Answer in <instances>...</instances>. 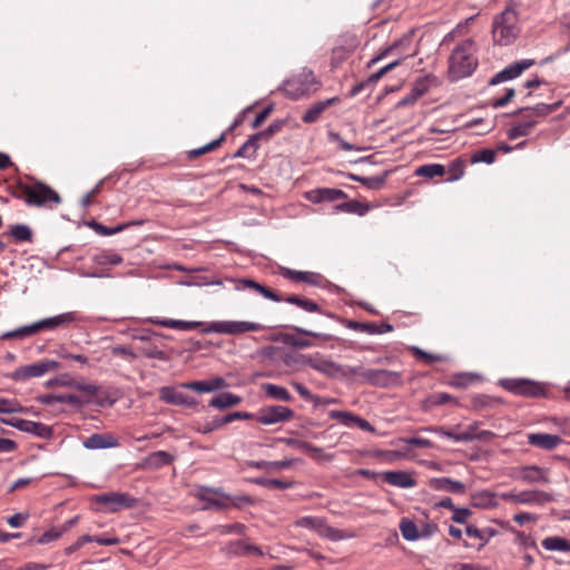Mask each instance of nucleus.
<instances>
[{
  "mask_svg": "<svg viewBox=\"0 0 570 570\" xmlns=\"http://www.w3.org/2000/svg\"><path fill=\"white\" fill-rule=\"evenodd\" d=\"M476 47L472 39L460 42L449 58V79L458 81L470 77L478 67Z\"/></svg>",
  "mask_w": 570,
  "mask_h": 570,
  "instance_id": "f257e3e1",
  "label": "nucleus"
},
{
  "mask_svg": "<svg viewBox=\"0 0 570 570\" xmlns=\"http://www.w3.org/2000/svg\"><path fill=\"white\" fill-rule=\"evenodd\" d=\"M519 32V18L514 8L507 7L494 17L492 35L495 43L508 46L517 39Z\"/></svg>",
  "mask_w": 570,
  "mask_h": 570,
  "instance_id": "f03ea898",
  "label": "nucleus"
},
{
  "mask_svg": "<svg viewBox=\"0 0 570 570\" xmlns=\"http://www.w3.org/2000/svg\"><path fill=\"white\" fill-rule=\"evenodd\" d=\"M18 188L28 206L47 207L50 203H61L59 194L48 185L36 181L31 185L19 183Z\"/></svg>",
  "mask_w": 570,
  "mask_h": 570,
  "instance_id": "7ed1b4c3",
  "label": "nucleus"
},
{
  "mask_svg": "<svg viewBox=\"0 0 570 570\" xmlns=\"http://www.w3.org/2000/svg\"><path fill=\"white\" fill-rule=\"evenodd\" d=\"M264 326L249 321H215L202 328L204 334L218 333L238 335L247 332L262 331Z\"/></svg>",
  "mask_w": 570,
  "mask_h": 570,
  "instance_id": "20e7f679",
  "label": "nucleus"
},
{
  "mask_svg": "<svg viewBox=\"0 0 570 570\" xmlns=\"http://www.w3.org/2000/svg\"><path fill=\"white\" fill-rule=\"evenodd\" d=\"M315 83L314 73L311 70H303L298 75L285 80L281 90L291 99H299L308 95Z\"/></svg>",
  "mask_w": 570,
  "mask_h": 570,
  "instance_id": "39448f33",
  "label": "nucleus"
},
{
  "mask_svg": "<svg viewBox=\"0 0 570 570\" xmlns=\"http://www.w3.org/2000/svg\"><path fill=\"white\" fill-rule=\"evenodd\" d=\"M500 498L505 502L527 505H544L553 501L552 494L542 490H524L520 492H503Z\"/></svg>",
  "mask_w": 570,
  "mask_h": 570,
  "instance_id": "423d86ee",
  "label": "nucleus"
},
{
  "mask_svg": "<svg viewBox=\"0 0 570 570\" xmlns=\"http://www.w3.org/2000/svg\"><path fill=\"white\" fill-rule=\"evenodd\" d=\"M58 367V362L53 360H42L37 363L17 367L12 373L8 375V377L17 382H24L32 377H41L45 374L57 370Z\"/></svg>",
  "mask_w": 570,
  "mask_h": 570,
  "instance_id": "0eeeda50",
  "label": "nucleus"
},
{
  "mask_svg": "<svg viewBox=\"0 0 570 570\" xmlns=\"http://www.w3.org/2000/svg\"><path fill=\"white\" fill-rule=\"evenodd\" d=\"M500 385L504 390L522 396H541L544 393L539 383L528 379H501Z\"/></svg>",
  "mask_w": 570,
  "mask_h": 570,
  "instance_id": "6e6552de",
  "label": "nucleus"
},
{
  "mask_svg": "<svg viewBox=\"0 0 570 570\" xmlns=\"http://www.w3.org/2000/svg\"><path fill=\"white\" fill-rule=\"evenodd\" d=\"M196 498L204 502L202 510H226L227 493L220 488L200 487Z\"/></svg>",
  "mask_w": 570,
  "mask_h": 570,
  "instance_id": "1a4fd4ad",
  "label": "nucleus"
},
{
  "mask_svg": "<svg viewBox=\"0 0 570 570\" xmlns=\"http://www.w3.org/2000/svg\"><path fill=\"white\" fill-rule=\"evenodd\" d=\"M2 424L16 428L21 432H26L38 438L49 439L52 436V428L41 422H35L24 419H0Z\"/></svg>",
  "mask_w": 570,
  "mask_h": 570,
  "instance_id": "9d476101",
  "label": "nucleus"
},
{
  "mask_svg": "<svg viewBox=\"0 0 570 570\" xmlns=\"http://www.w3.org/2000/svg\"><path fill=\"white\" fill-rule=\"evenodd\" d=\"M295 413L291 407L283 405H271L262 407L256 416V421L262 425H272L289 421Z\"/></svg>",
  "mask_w": 570,
  "mask_h": 570,
  "instance_id": "9b49d317",
  "label": "nucleus"
},
{
  "mask_svg": "<svg viewBox=\"0 0 570 570\" xmlns=\"http://www.w3.org/2000/svg\"><path fill=\"white\" fill-rule=\"evenodd\" d=\"M97 503L106 507L108 512H117L122 508H131L136 503V499L128 493L108 492L95 497Z\"/></svg>",
  "mask_w": 570,
  "mask_h": 570,
  "instance_id": "f8f14e48",
  "label": "nucleus"
},
{
  "mask_svg": "<svg viewBox=\"0 0 570 570\" xmlns=\"http://www.w3.org/2000/svg\"><path fill=\"white\" fill-rule=\"evenodd\" d=\"M220 552L227 558L244 557V556H265V551L247 540L229 541L222 547Z\"/></svg>",
  "mask_w": 570,
  "mask_h": 570,
  "instance_id": "ddd939ff",
  "label": "nucleus"
},
{
  "mask_svg": "<svg viewBox=\"0 0 570 570\" xmlns=\"http://www.w3.org/2000/svg\"><path fill=\"white\" fill-rule=\"evenodd\" d=\"M534 65L533 59H522L519 61H515L509 66H507L504 69H502L500 72H498L494 77L491 78L489 83L491 86L509 81L512 79H515L519 77L524 70L532 67Z\"/></svg>",
  "mask_w": 570,
  "mask_h": 570,
  "instance_id": "4468645a",
  "label": "nucleus"
},
{
  "mask_svg": "<svg viewBox=\"0 0 570 570\" xmlns=\"http://www.w3.org/2000/svg\"><path fill=\"white\" fill-rule=\"evenodd\" d=\"M366 382L380 387L394 386L401 383V374L390 370L368 368Z\"/></svg>",
  "mask_w": 570,
  "mask_h": 570,
  "instance_id": "2eb2a0df",
  "label": "nucleus"
},
{
  "mask_svg": "<svg viewBox=\"0 0 570 570\" xmlns=\"http://www.w3.org/2000/svg\"><path fill=\"white\" fill-rule=\"evenodd\" d=\"M518 479L528 484L549 483L548 470L538 465L521 466L518 471Z\"/></svg>",
  "mask_w": 570,
  "mask_h": 570,
  "instance_id": "dca6fc26",
  "label": "nucleus"
},
{
  "mask_svg": "<svg viewBox=\"0 0 570 570\" xmlns=\"http://www.w3.org/2000/svg\"><path fill=\"white\" fill-rule=\"evenodd\" d=\"M346 197L342 189L337 188H315L305 193V198L313 203H332Z\"/></svg>",
  "mask_w": 570,
  "mask_h": 570,
  "instance_id": "f3484780",
  "label": "nucleus"
},
{
  "mask_svg": "<svg viewBox=\"0 0 570 570\" xmlns=\"http://www.w3.org/2000/svg\"><path fill=\"white\" fill-rule=\"evenodd\" d=\"M311 367L327 377L338 379L341 364L324 357L321 353H314Z\"/></svg>",
  "mask_w": 570,
  "mask_h": 570,
  "instance_id": "a211bd4d",
  "label": "nucleus"
},
{
  "mask_svg": "<svg viewBox=\"0 0 570 570\" xmlns=\"http://www.w3.org/2000/svg\"><path fill=\"white\" fill-rule=\"evenodd\" d=\"M282 275L297 283H307L314 286L324 287L326 279L318 273L301 272L284 268Z\"/></svg>",
  "mask_w": 570,
  "mask_h": 570,
  "instance_id": "6ab92c4d",
  "label": "nucleus"
},
{
  "mask_svg": "<svg viewBox=\"0 0 570 570\" xmlns=\"http://www.w3.org/2000/svg\"><path fill=\"white\" fill-rule=\"evenodd\" d=\"M78 320L76 312H66L56 316H51L48 318L40 320L37 323L38 332L45 330H55L60 326L68 325Z\"/></svg>",
  "mask_w": 570,
  "mask_h": 570,
  "instance_id": "aec40b11",
  "label": "nucleus"
},
{
  "mask_svg": "<svg viewBox=\"0 0 570 570\" xmlns=\"http://www.w3.org/2000/svg\"><path fill=\"white\" fill-rule=\"evenodd\" d=\"M148 322L167 328H175L178 331H191L203 325L199 321H181L173 318H161L158 316L149 317Z\"/></svg>",
  "mask_w": 570,
  "mask_h": 570,
  "instance_id": "412c9836",
  "label": "nucleus"
},
{
  "mask_svg": "<svg viewBox=\"0 0 570 570\" xmlns=\"http://www.w3.org/2000/svg\"><path fill=\"white\" fill-rule=\"evenodd\" d=\"M347 328L358 332H364L370 335H379V334H385L393 331V326L390 323H362L356 321H347L346 325Z\"/></svg>",
  "mask_w": 570,
  "mask_h": 570,
  "instance_id": "4be33fe9",
  "label": "nucleus"
},
{
  "mask_svg": "<svg viewBox=\"0 0 570 570\" xmlns=\"http://www.w3.org/2000/svg\"><path fill=\"white\" fill-rule=\"evenodd\" d=\"M383 478L389 484L401 489H411L416 485L412 474L406 471H386L383 472Z\"/></svg>",
  "mask_w": 570,
  "mask_h": 570,
  "instance_id": "5701e85b",
  "label": "nucleus"
},
{
  "mask_svg": "<svg viewBox=\"0 0 570 570\" xmlns=\"http://www.w3.org/2000/svg\"><path fill=\"white\" fill-rule=\"evenodd\" d=\"M429 487L435 491H443L449 493H464L465 485L461 481L452 480L450 478H432L429 481Z\"/></svg>",
  "mask_w": 570,
  "mask_h": 570,
  "instance_id": "b1692460",
  "label": "nucleus"
},
{
  "mask_svg": "<svg viewBox=\"0 0 570 570\" xmlns=\"http://www.w3.org/2000/svg\"><path fill=\"white\" fill-rule=\"evenodd\" d=\"M562 439L556 434L530 433L528 435V443L539 449L553 450L560 445Z\"/></svg>",
  "mask_w": 570,
  "mask_h": 570,
  "instance_id": "393cba45",
  "label": "nucleus"
},
{
  "mask_svg": "<svg viewBox=\"0 0 570 570\" xmlns=\"http://www.w3.org/2000/svg\"><path fill=\"white\" fill-rule=\"evenodd\" d=\"M82 445L88 450H101L115 448L118 445V442L116 438L110 434L94 433L82 442Z\"/></svg>",
  "mask_w": 570,
  "mask_h": 570,
  "instance_id": "a878e982",
  "label": "nucleus"
},
{
  "mask_svg": "<svg viewBox=\"0 0 570 570\" xmlns=\"http://www.w3.org/2000/svg\"><path fill=\"white\" fill-rule=\"evenodd\" d=\"M90 259L98 266H116L124 261L122 256L114 249H100L91 253Z\"/></svg>",
  "mask_w": 570,
  "mask_h": 570,
  "instance_id": "bb28decb",
  "label": "nucleus"
},
{
  "mask_svg": "<svg viewBox=\"0 0 570 570\" xmlns=\"http://www.w3.org/2000/svg\"><path fill=\"white\" fill-rule=\"evenodd\" d=\"M480 422L474 421L464 431L456 432V435H466L468 439L461 440V442L472 441H490L495 438V434L489 430H479Z\"/></svg>",
  "mask_w": 570,
  "mask_h": 570,
  "instance_id": "cd10ccee",
  "label": "nucleus"
},
{
  "mask_svg": "<svg viewBox=\"0 0 570 570\" xmlns=\"http://www.w3.org/2000/svg\"><path fill=\"white\" fill-rule=\"evenodd\" d=\"M465 533L466 535L479 540L480 543L478 550H481L492 538L499 534V531L491 527L479 529L473 524H469L465 528Z\"/></svg>",
  "mask_w": 570,
  "mask_h": 570,
  "instance_id": "c85d7f7f",
  "label": "nucleus"
},
{
  "mask_svg": "<svg viewBox=\"0 0 570 570\" xmlns=\"http://www.w3.org/2000/svg\"><path fill=\"white\" fill-rule=\"evenodd\" d=\"M340 99L338 97L328 98L326 100L317 101L308 107V109L305 111V114L302 116V120L305 124H313L315 122L321 114L333 104L337 102Z\"/></svg>",
  "mask_w": 570,
  "mask_h": 570,
  "instance_id": "c756f323",
  "label": "nucleus"
},
{
  "mask_svg": "<svg viewBox=\"0 0 570 570\" xmlns=\"http://www.w3.org/2000/svg\"><path fill=\"white\" fill-rule=\"evenodd\" d=\"M160 399L174 405H191L193 401L189 396L176 390L175 387L164 386L160 389Z\"/></svg>",
  "mask_w": 570,
  "mask_h": 570,
  "instance_id": "7c9ffc66",
  "label": "nucleus"
},
{
  "mask_svg": "<svg viewBox=\"0 0 570 570\" xmlns=\"http://www.w3.org/2000/svg\"><path fill=\"white\" fill-rule=\"evenodd\" d=\"M250 288L261 294L263 297L274 301V302H282V297L277 295L272 289L265 287L264 285L253 281V279H242L239 281V284L237 286V289H245Z\"/></svg>",
  "mask_w": 570,
  "mask_h": 570,
  "instance_id": "2f4dec72",
  "label": "nucleus"
},
{
  "mask_svg": "<svg viewBox=\"0 0 570 570\" xmlns=\"http://www.w3.org/2000/svg\"><path fill=\"white\" fill-rule=\"evenodd\" d=\"M472 407L476 411L495 409L503 404L501 397L488 394L474 395L471 400Z\"/></svg>",
  "mask_w": 570,
  "mask_h": 570,
  "instance_id": "473e14b6",
  "label": "nucleus"
},
{
  "mask_svg": "<svg viewBox=\"0 0 570 570\" xmlns=\"http://www.w3.org/2000/svg\"><path fill=\"white\" fill-rule=\"evenodd\" d=\"M537 120L534 118H530L529 115H525V120L522 122H519L508 130V138L510 140L518 139L520 137L527 136L531 132L533 127L537 125Z\"/></svg>",
  "mask_w": 570,
  "mask_h": 570,
  "instance_id": "72a5a7b5",
  "label": "nucleus"
},
{
  "mask_svg": "<svg viewBox=\"0 0 570 570\" xmlns=\"http://www.w3.org/2000/svg\"><path fill=\"white\" fill-rule=\"evenodd\" d=\"M242 402V397L235 395L230 392H224L217 396H214L209 401V406H213L218 410H224L227 407L236 406Z\"/></svg>",
  "mask_w": 570,
  "mask_h": 570,
  "instance_id": "f704fd0d",
  "label": "nucleus"
},
{
  "mask_svg": "<svg viewBox=\"0 0 570 570\" xmlns=\"http://www.w3.org/2000/svg\"><path fill=\"white\" fill-rule=\"evenodd\" d=\"M561 102H554V104H538L537 106L532 108H520L518 109L514 115H519L522 112H527V115L530 116V118L535 117H544L554 110H557L560 107Z\"/></svg>",
  "mask_w": 570,
  "mask_h": 570,
  "instance_id": "c9c22d12",
  "label": "nucleus"
},
{
  "mask_svg": "<svg viewBox=\"0 0 570 570\" xmlns=\"http://www.w3.org/2000/svg\"><path fill=\"white\" fill-rule=\"evenodd\" d=\"M262 390L265 392L266 396L273 400H278L283 402H291L293 396L291 393L281 385H276L273 383H263Z\"/></svg>",
  "mask_w": 570,
  "mask_h": 570,
  "instance_id": "e433bc0d",
  "label": "nucleus"
},
{
  "mask_svg": "<svg viewBox=\"0 0 570 570\" xmlns=\"http://www.w3.org/2000/svg\"><path fill=\"white\" fill-rule=\"evenodd\" d=\"M313 354H301L297 352L286 353L283 357V363L286 366L298 368L302 366H309L312 364Z\"/></svg>",
  "mask_w": 570,
  "mask_h": 570,
  "instance_id": "4c0bfd02",
  "label": "nucleus"
},
{
  "mask_svg": "<svg viewBox=\"0 0 570 570\" xmlns=\"http://www.w3.org/2000/svg\"><path fill=\"white\" fill-rule=\"evenodd\" d=\"M541 546L548 551L570 552V541L563 537H547L541 541Z\"/></svg>",
  "mask_w": 570,
  "mask_h": 570,
  "instance_id": "58836bf2",
  "label": "nucleus"
},
{
  "mask_svg": "<svg viewBox=\"0 0 570 570\" xmlns=\"http://www.w3.org/2000/svg\"><path fill=\"white\" fill-rule=\"evenodd\" d=\"M355 47L356 41L354 39L346 46L341 45L334 47L331 57L332 68H337L351 55Z\"/></svg>",
  "mask_w": 570,
  "mask_h": 570,
  "instance_id": "ea45409f",
  "label": "nucleus"
},
{
  "mask_svg": "<svg viewBox=\"0 0 570 570\" xmlns=\"http://www.w3.org/2000/svg\"><path fill=\"white\" fill-rule=\"evenodd\" d=\"M446 174L445 166L441 164H426L415 169V175L425 178L443 177Z\"/></svg>",
  "mask_w": 570,
  "mask_h": 570,
  "instance_id": "a19ab883",
  "label": "nucleus"
},
{
  "mask_svg": "<svg viewBox=\"0 0 570 570\" xmlns=\"http://www.w3.org/2000/svg\"><path fill=\"white\" fill-rule=\"evenodd\" d=\"M173 461V456L166 451H156L150 453L146 460L145 464L151 469H159L161 466L168 465Z\"/></svg>",
  "mask_w": 570,
  "mask_h": 570,
  "instance_id": "79ce46f5",
  "label": "nucleus"
},
{
  "mask_svg": "<svg viewBox=\"0 0 570 570\" xmlns=\"http://www.w3.org/2000/svg\"><path fill=\"white\" fill-rule=\"evenodd\" d=\"M282 301L298 306L299 308L304 309L307 313H317L321 311V307L317 303L314 301L302 298L296 295H289L285 298H282Z\"/></svg>",
  "mask_w": 570,
  "mask_h": 570,
  "instance_id": "37998d69",
  "label": "nucleus"
},
{
  "mask_svg": "<svg viewBox=\"0 0 570 570\" xmlns=\"http://www.w3.org/2000/svg\"><path fill=\"white\" fill-rule=\"evenodd\" d=\"M258 149V138L252 135L234 154V158H250Z\"/></svg>",
  "mask_w": 570,
  "mask_h": 570,
  "instance_id": "c03bdc74",
  "label": "nucleus"
},
{
  "mask_svg": "<svg viewBox=\"0 0 570 570\" xmlns=\"http://www.w3.org/2000/svg\"><path fill=\"white\" fill-rule=\"evenodd\" d=\"M38 333L37 323H32L29 325H24L21 327H18L13 331H9L2 334L1 338L3 340H10V338H26L29 336H32Z\"/></svg>",
  "mask_w": 570,
  "mask_h": 570,
  "instance_id": "a18cd8bd",
  "label": "nucleus"
},
{
  "mask_svg": "<svg viewBox=\"0 0 570 570\" xmlns=\"http://www.w3.org/2000/svg\"><path fill=\"white\" fill-rule=\"evenodd\" d=\"M278 441L284 443V444H286V445H288V446H293V448L299 449V450H302L304 452H307V453L320 454L322 452V449L313 445L309 442L302 441V440H298V439L279 438Z\"/></svg>",
  "mask_w": 570,
  "mask_h": 570,
  "instance_id": "49530a36",
  "label": "nucleus"
},
{
  "mask_svg": "<svg viewBox=\"0 0 570 570\" xmlns=\"http://www.w3.org/2000/svg\"><path fill=\"white\" fill-rule=\"evenodd\" d=\"M348 178L351 180H353V181L361 183L362 185H364L368 189H379L385 183V175L384 176L364 177V176H358V175L350 174Z\"/></svg>",
  "mask_w": 570,
  "mask_h": 570,
  "instance_id": "de8ad7c7",
  "label": "nucleus"
},
{
  "mask_svg": "<svg viewBox=\"0 0 570 570\" xmlns=\"http://www.w3.org/2000/svg\"><path fill=\"white\" fill-rule=\"evenodd\" d=\"M411 42V38L410 37H405L403 39H400L395 42H393L391 46L384 48L383 50H381V52L375 56L374 58L371 59V61L368 62V66L371 67L372 65L376 63L377 61L382 60L383 58H385L387 55L394 52V51H397L400 48H405V46L410 45Z\"/></svg>",
  "mask_w": 570,
  "mask_h": 570,
  "instance_id": "09e8293b",
  "label": "nucleus"
},
{
  "mask_svg": "<svg viewBox=\"0 0 570 570\" xmlns=\"http://www.w3.org/2000/svg\"><path fill=\"white\" fill-rule=\"evenodd\" d=\"M253 482L257 485L267 488V489H291L294 487V482L292 481H283L278 479H268V478H256Z\"/></svg>",
  "mask_w": 570,
  "mask_h": 570,
  "instance_id": "8fccbe9b",
  "label": "nucleus"
},
{
  "mask_svg": "<svg viewBox=\"0 0 570 570\" xmlns=\"http://www.w3.org/2000/svg\"><path fill=\"white\" fill-rule=\"evenodd\" d=\"M294 462V459H285L281 461H257L253 463V466L264 470H284L292 466Z\"/></svg>",
  "mask_w": 570,
  "mask_h": 570,
  "instance_id": "3c124183",
  "label": "nucleus"
},
{
  "mask_svg": "<svg viewBox=\"0 0 570 570\" xmlns=\"http://www.w3.org/2000/svg\"><path fill=\"white\" fill-rule=\"evenodd\" d=\"M366 371H368V368H365L361 365L348 366V365L341 364L338 379L362 377L364 381H366Z\"/></svg>",
  "mask_w": 570,
  "mask_h": 570,
  "instance_id": "603ef678",
  "label": "nucleus"
},
{
  "mask_svg": "<svg viewBox=\"0 0 570 570\" xmlns=\"http://www.w3.org/2000/svg\"><path fill=\"white\" fill-rule=\"evenodd\" d=\"M400 530H401L402 537L407 541H415L420 538L416 524L409 519H403L401 521Z\"/></svg>",
  "mask_w": 570,
  "mask_h": 570,
  "instance_id": "864d4df0",
  "label": "nucleus"
},
{
  "mask_svg": "<svg viewBox=\"0 0 570 570\" xmlns=\"http://www.w3.org/2000/svg\"><path fill=\"white\" fill-rule=\"evenodd\" d=\"M472 501L475 507L490 508L495 507L494 494L490 491H480L472 495Z\"/></svg>",
  "mask_w": 570,
  "mask_h": 570,
  "instance_id": "5fc2aeb1",
  "label": "nucleus"
},
{
  "mask_svg": "<svg viewBox=\"0 0 570 570\" xmlns=\"http://www.w3.org/2000/svg\"><path fill=\"white\" fill-rule=\"evenodd\" d=\"M227 509L233 507V508H236V509H243L244 507H247V505H253L254 504V499L248 495V494H228L227 493Z\"/></svg>",
  "mask_w": 570,
  "mask_h": 570,
  "instance_id": "6e6d98bb",
  "label": "nucleus"
},
{
  "mask_svg": "<svg viewBox=\"0 0 570 570\" xmlns=\"http://www.w3.org/2000/svg\"><path fill=\"white\" fill-rule=\"evenodd\" d=\"M224 140H225V134L223 132V134L219 136V138H217V139H215V140H213V141L208 142V144H206V145H204V146H202V147H199V148H196V149H191V150H189V151H188V157H189L190 159H193V158H196V157H198V156H200V155H203V154H206V153L213 151V150H215L216 148H218V147L222 145V142H223Z\"/></svg>",
  "mask_w": 570,
  "mask_h": 570,
  "instance_id": "4d7b16f0",
  "label": "nucleus"
},
{
  "mask_svg": "<svg viewBox=\"0 0 570 570\" xmlns=\"http://www.w3.org/2000/svg\"><path fill=\"white\" fill-rule=\"evenodd\" d=\"M10 235L17 242H31L32 240V232L29 226L24 224H17L11 226Z\"/></svg>",
  "mask_w": 570,
  "mask_h": 570,
  "instance_id": "13d9d810",
  "label": "nucleus"
},
{
  "mask_svg": "<svg viewBox=\"0 0 570 570\" xmlns=\"http://www.w3.org/2000/svg\"><path fill=\"white\" fill-rule=\"evenodd\" d=\"M328 415L331 419L337 420L341 424H343L345 426L355 425V422L358 416L352 412L340 411V410H332V411H330Z\"/></svg>",
  "mask_w": 570,
  "mask_h": 570,
  "instance_id": "bf43d9fd",
  "label": "nucleus"
},
{
  "mask_svg": "<svg viewBox=\"0 0 570 570\" xmlns=\"http://www.w3.org/2000/svg\"><path fill=\"white\" fill-rule=\"evenodd\" d=\"M446 174H449V176L445 178V181L452 183L459 180L464 175V163L460 159L453 160L446 168Z\"/></svg>",
  "mask_w": 570,
  "mask_h": 570,
  "instance_id": "052dcab7",
  "label": "nucleus"
},
{
  "mask_svg": "<svg viewBox=\"0 0 570 570\" xmlns=\"http://www.w3.org/2000/svg\"><path fill=\"white\" fill-rule=\"evenodd\" d=\"M354 537L355 534L353 532H344L328 524L327 528L325 529V534L323 538L336 542L345 539H352Z\"/></svg>",
  "mask_w": 570,
  "mask_h": 570,
  "instance_id": "680f3d73",
  "label": "nucleus"
},
{
  "mask_svg": "<svg viewBox=\"0 0 570 570\" xmlns=\"http://www.w3.org/2000/svg\"><path fill=\"white\" fill-rule=\"evenodd\" d=\"M89 226L98 234L102 235V236H111V235H115V234H118L122 230L126 229V226L125 225H116L115 227H107V226H104L95 220H92L91 223H89Z\"/></svg>",
  "mask_w": 570,
  "mask_h": 570,
  "instance_id": "e2e57ef3",
  "label": "nucleus"
},
{
  "mask_svg": "<svg viewBox=\"0 0 570 570\" xmlns=\"http://www.w3.org/2000/svg\"><path fill=\"white\" fill-rule=\"evenodd\" d=\"M22 411V406L18 401L7 397L0 396V413L1 414H12L19 413Z\"/></svg>",
  "mask_w": 570,
  "mask_h": 570,
  "instance_id": "0e129e2a",
  "label": "nucleus"
},
{
  "mask_svg": "<svg viewBox=\"0 0 570 570\" xmlns=\"http://www.w3.org/2000/svg\"><path fill=\"white\" fill-rule=\"evenodd\" d=\"M400 443H403L406 445H413V446H417V448H423V449H430L433 446V443L430 440L423 439V438H416V436L400 438L393 442V444H400Z\"/></svg>",
  "mask_w": 570,
  "mask_h": 570,
  "instance_id": "69168bd1",
  "label": "nucleus"
},
{
  "mask_svg": "<svg viewBox=\"0 0 570 570\" xmlns=\"http://www.w3.org/2000/svg\"><path fill=\"white\" fill-rule=\"evenodd\" d=\"M494 160L495 151L488 148L478 150L472 157L473 163L492 164Z\"/></svg>",
  "mask_w": 570,
  "mask_h": 570,
  "instance_id": "338daca9",
  "label": "nucleus"
},
{
  "mask_svg": "<svg viewBox=\"0 0 570 570\" xmlns=\"http://www.w3.org/2000/svg\"><path fill=\"white\" fill-rule=\"evenodd\" d=\"M444 570H491L489 567L475 564V563H463L454 562L446 564Z\"/></svg>",
  "mask_w": 570,
  "mask_h": 570,
  "instance_id": "774afa93",
  "label": "nucleus"
}]
</instances>
